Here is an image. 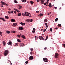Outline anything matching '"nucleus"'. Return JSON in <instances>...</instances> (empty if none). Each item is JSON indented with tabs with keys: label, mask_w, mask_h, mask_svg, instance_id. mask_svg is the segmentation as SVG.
Returning a JSON list of instances; mask_svg holds the SVG:
<instances>
[{
	"label": "nucleus",
	"mask_w": 65,
	"mask_h": 65,
	"mask_svg": "<svg viewBox=\"0 0 65 65\" xmlns=\"http://www.w3.org/2000/svg\"><path fill=\"white\" fill-rule=\"evenodd\" d=\"M1 3H2L1 4V6L2 7H3V5H7V4L5 3L4 2H3L2 1H1Z\"/></svg>",
	"instance_id": "nucleus-1"
},
{
	"label": "nucleus",
	"mask_w": 65,
	"mask_h": 65,
	"mask_svg": "<svg viewBox=\"0 0 65 65\" xmlns=\"http://www.w3.org/2000/svg\"><path fill=\"white\" fill-rule=\"evenodd\" d=\"M54 57L55 58H58L59 57V54L57 53H55Z\"/></svg>",
	"instance_id": "nucleus-2"
},
{
	"label": "nucleus",
	"mask_w": 65,
	"mask_h": 65,
	"mask_svg": "<svg viewBox=\"0 0 65 65\" xmlns=\"http://www.w3.org/2000/svg\"><path fill=\"white\" fill-rule=\"evenodd\" d=\"M4 53V55L5 56H7V55H8V50L5 51Z\"/></svg>",
	"instance_id": "nucleus-3"
},
{
	"label": "nucleus",
	"mask_w": 65,
	"mask_h": 65,
	"mask_svg": "<svg viewBox=\"0 0 65 65\" xmlns=\"http://www.w3.org/2000/svg\"><path fill=\"white\" fill-rule=\"evenodd\" d=\"M43 60L44 62H48V60H47V59L46 58H44L43 59Z\"/></svg>",
	"instance_id": "nucleus-4"
},
{
	"label": "nucleus",
	"mask_w": 65,
	"mask_h": 65,
	"mask_svg": "<svg viewBox=\"0 0 65 65\" xmlns=\"http://www.w3.org/2000/svg\"><path fill=\"white\" fill-rule=\"evenodd\" d=\"M25 15H26V16H29V14H30V13H28V12H26L25 13Z\"/></svg>",
	"instance_id": "nucleus-5"
},
{
	"label": "nucleus",
	"mask_w": 65,
	"mask_h": 65,
	"mask_svg": "<svg viewBox=\"0 0 65 65\" xmlns=\"http://www.w3.org/2000/svg\"><path fill=\"white\" fill-rule=\"evenodd\" d=\"M7 44L8 45H12V43L10 41V40H9V42L7 43Z\"/></svg>",
	"instance_id": "nucleus-6"
},
{
	"label": "nucleus",
	"mask_w": 65,
	"mask_h": 65,
	"mask_svg": "<svg viewBox=\"0 0 65 65\" xmlns=\"http://www.w3.org/2000/svg\"><path fill=\"white\" fill-rule=\"evenodd\" d=\"M33 56H30V57L29 58V60H33Z\"/></svg>",
	"instance_id": "nucleus-7"
},
{
	"label": "nucleus",
	"mask_w": 65,
	"mask_h": 65,
	"mask_svg": "<svg viewBox=\"0 0 65 65\" xmlns=\"http://www.w3.org/2000/svg\"><path fill=\"white\" fill-rule=\"evenodd\" d=\"M39 39H40L41 40H44V39L43 38V37H42V36H40L39 37Z\"/></svg>",
	"instance_id": "nucleus-8"
},
{
	"label": "nucleus",
	"mask_w": 65,
	"mask_h": 65,
	"mask_svg": "<svg viewBox=\"0 0 65 65\" xmlns=\"http://www.w3.org/2000/svg\"><path fill=\"white\" fill-rule=\"evenodd\" d=\"M19 45L21 46H24V43H20Z\"/></svg>",
	"instance_id": "nucleus-9"
},
{
	"label": "nucleus",
	"mask_w": 65,
	"mask_h": 65,
	"mask_svg": "<svg viewBox=\"0 0 65 65\" xmlns=\"http://www.w3.org/2000/svg\"><path fill=\"white\" fill-rule=\"evenodd\" d=\"M11 21L12 22H14L15 21V20L14 19H12L11 20Z\"/></svg>",
	"instance_id": "nucleus-10"
},
{
	"label": "nucleus",
	"mask_w": 65,
	"mask_h": 65,
	"mask_svg": "<svg viewBox=\"0 0 65 65\" xmlns=\"http://www.w3.org/2000/svg\"><path fill=\"white\" fill-rule=\"evenodd\" d=\"M0 19L1 20H2L3 21H4V22H5V20L3 18H0Z\"/></svg>",
	"instance_id": "nucleus-11"
},
{
	"label": "nucleus",
	"mask_w": 65,
	"mask_h": 65,
	"mask_svg": "<svg viewBox=\"0 0 65 65\" xmlns=\"http://www.w3.org/2000/svg\"><path fill=\"white\" fill-rule=\"evenodd\" d=\"M14 10L15 11H16L17 12H20V11H19V10H18L17 9H14Z\"/></svg>",
	"instance_id": "nucleus-12"
},
{
	"label": "nucleus",
	"mask_w": 65,
	"mask_h": 65,
	"mask_svg": "<svg viewBox=\"0 0 65 65\" xmlns=\"http://www.w3.org/2000/svg\"><path fill=\"white\" fill-rule=\"evenodd\" d=\"M20 24L22 25V26H24V25H25V23H23V22H21L20 23Z\"/></svg>",
	"instance_id": "nucleus-13"
},
{
	"label": "nucleus",
	"mask_w": 65,
	"mask_h": 65,
	"mask_svg": "<svg viewBox=\"0 0 65 65\" xmlns=\"http://www.w3.org/2000/svg\"><path fill=\"white\" fill-rule=\"evenodd\" d=\"M17 15L18 16H20V17H21V13H18Z\"/></svg>",
	"instance_id": "nucleus-14"
},
{
	"label": "nucleus",
	"mask_w": 65,
	"mask_h": 65,
	"mask_svg": "<svg viewBox=\"0 0 65 65\" xmlns=\"http://www.w3.org/2000/svg\"><path fill=\"white\" fill-rule=\"evenodd\" d=\"M40 1H41V3L42 4H44V1H43V0H39Z\"/></svg>",
	"instance_id": "nucleus-15"
},
{
	"label": "nucleus",
	"mask_w": 65,
	"mask_h": 65,
	"mask_svg": "<svg viewBox=\"0 0 65 65\" xmlns=\"http://www.w3.org/2000/svg\"><path fill=\"white\" fill-rule=\"evenodd\" d=\"M21 37L22 38H23V39H26V38H25V37L24 35H22Z\"/></svg>",
	"instance_id": "nucleus-16"
},
{
	"label": "nucleus",
	"mask_w": 65,
	"mask_h": 65,
	"mask_svg": "<svg viewBox=\"0 0 65 65\" xmlns=\"http://www.w3.org/2000/svg\"><path fill=\"white\" fill-rule=\"evenodd\" d=\"M39 16L40 17H43V14L42 13H40L39 14Z\"/></svg>",
	"instance_id": "nucleus-17"
},
{
	"label": "nucleus",
	"mask_w": 65,
	"mask_h": 65,
	"mask_svg": "<svg viewBox=\"0 0 65 65\" xmlns=\"http://www.w3.org/2000/svg\"><path fill=\"white\" fill-rule=\"evenodd\" d=\"M13 25H14V26H16L17 25V24L15 23H13Z\"/></svg>",
	"instance_id": "nucleus-18"
},
{
	"label": "nucleus",
	"mask_w": 65,
	"mask_h": 65,
	"mask_svg": "<svg viewBox=\"0 0 65 65\" xmlns=\"http://www.w3.org/2000/svg\"><path fill=\"white\" fill-rule=\"evenodd\" d=\"M26 22H30V19H27L26 20Z\"/></svg>",
	"instance_id": "nucleus-19"
},
{
	"label": "nucleus",
	"mask_w": 65,
	"mask_h": 65,
	"mask_svg": "<svg viewBox=\"0 0 65 65\" xmlns=\"http://www.w3.org/2000/svg\"><path fill=\"white\" fill-rule=\"evenodd\" d=\"M19 30H23V28L22 27H19Z\"/></svg>",
	"instance_id": "nucleus-20"
},
{
	"label": "nucleus",
	"mask_w": 65,
	"mask_h": 65,
	"mask_svg": "<svg viewBox=\"0 0 65 65\" xmlns=\"http://www.w3.org/2000/svg\"><path fill=\"white\" fill-rule=\"evenodd\" d=\"M3 44L4 45H5L6 44V43H5V41H4L3 42Z\"/></svg>",
	"instance_id": "nucleus-21"
},
{
	"label": "nucleus",
	"mask_w": 65,
	"mask_h": 65,
	"mask_svg": "<svg viewBox=\"0 0 65 65\" xmlns=\"http://www.w3.org/2000/svg\"><path fill=\"white\" fill-rule=\"evenodd\" d=\"M44 22H47V19H45L44 20Z\"/></svg>",
	"instance_id": "nucleus-22"
},
{
	"label": "nucleus",
	"mask_w": 65,
	"mask_h": 65,
	"mask_svg": "<svg viewBox=\"0 0 65 65\" xmlns=\"http://www.w3.org/2000/svg\"><path fill=\"white\" fill-rule=\"evenodd\" d=\"M19 6L20 7L19 8V9H21V8H22V6L21 5H19Z\"/></svg>",
	"instance_id": "nucleus-23"
},
{
	"label": "nucleus",
	"mask_w": 65,
	"mask_h": 65,
	"mask_svg": "<svg viewBox=\"0 0 65 65\" xmlns=\"http://www.w3.org/2000/svg\"><path fill=\"white\" fill-rule=\"evenodd\" d=\"M19 44V43H16L15 44V45L16 46H17Z\"/></svg>",
	"instance_id": "nucleus-24"
},
{
	"label": "nucleus",
	"mask_w": 65,
	"mask_h": 65,
	"mask_svg": "<svg viewBox=\"0 0 65 65\" xmlns=\"http://www.w3.org/2000/svg\"><path fill=\"white\" fill-rule=\"evenodd\" d=\"M5 19H9V17L7 16H6L5 17Z\"/></svg>",
	"instance_id": "nucleus-25"
},
{
	"label": "nucleus",
	"mask_w": 65,
	"mask_h": 65,
	"mask_svg": "<svg viewBox=\"0 0 65 65\" xmlns=\"http://www.w3.org/2000/svg\"><path fill=\"white\" fill-rule=\"evenodd\" d=\"M27 0H22V2H26Z\"/></svg>",
	"instance_id": "nucleus-26"
},
{
	"label": "nucleus",
	"mask_w": 65,
	"mask_h": 65,
	"mask_svg": "<svg viewBox=\"0 0 65 65\" xmlns=\"http://www.w3.org/2000/svg\"><path fill=\"white\" fill-rule=\"evenodd\" d=\"M58 26L59 27H61V24H58Z\"/></svg>",
	"instance_id": "nucleus-27"
},
{
	"label": "nucleus",
	"mask_w": 65,
	"mask_h": 65,
	"mask_svg": "<svg viewBox=\"0 0 65 65\" xmlns=\"http://www.w3.org/2000/svg\"><path fill=\"white\" fill-rule=\"evenodd\" d=\"M30 2L31 4H33V3H34V2H33L30 1Z\"/></svg>",
	"instance_id": "nucleus-28"
},
{
	"label": "nucleus",
	"mask_w": 65,
	"mask_h": 65,
	"mask_svg": "<svg viewBox=\"0 0 65 65\" xmlns=\"http://www.w3.org/2000/svg\"><path fill=\"white\" fill-rule=\"evenodd\" d=\"M6 32L8 33V34H9V33H10V31H6Z\"/></svg>",
	"instance_id": "nucleus-29"
},
{
	"label": "nucleus",
	"mask_w": 65,
	"mask_h": 65,
	"mask_svg": "<svg viewBox=\"0 0 65 65\" xmlns=\"http://www.w3.org/2000/svg\"><path fill=\"white\" fill-rule=\"evenodd\" d=\"M48 39V36H46V38L44 40H47V39Z\"/></svg>",
	"instance_id": "nucleus-30"
},
{
	"label": "nucleus",
	"mask_w": 65,
	"mask_h": 65,
	"mask_svg": "<svg viewBox=\"0 0 65 65\" xmlns=\"http://www.w3.org/2000/svg\"><path fill=\"white\" fill-rule=\"evenodd\" d=\"M14 3H18V1H17L15 0L14 1Z\"/></svg>",
	"instance_id": "nucleus-31"
},
{
	"label": "nucleus",
	"mask_w": 65,
	"mask_h": 65,
	"mask_svg": "<svg viewBox=\"0 0 65 65\" xmlns=\"http://www.w3.org/2000/svg\"><path fill=\"white\" fill-rule=\"evenodd\" d=\"M58 20V18H57L55 19V22H57V21Z\"/></svg>",
	"instance_id": "nucleus-32"
},
{
	"label": "nucleus",
	"mask_w": 65,
	"mask_h": 65,
	"mask_svg": "<svg viewBox=\"0 0 65 65\" xmlns=\"http://www.w3.org/2000/svg\"><path fill=\"white\" fill-rule=\"evenodd\" d=\"M17 41L18 42H21V41L19 39H17Z\"/></svg>",
	"instance_id": "nucleus-33"
},
{
	"label": "nucleus",
	"mask_w": 65,
	"mask_h": 65,
	"mask_svg": "<svg viewBox=\"0 0 65 65\" xmlns=\"http://www.w3.org/2000/svg\"><path fill=\"white\" fill-rule=\"evenodd\" d=\"M2 32L0 31V35H1V36H2Z\"/></svg>",
	"instance_id": "nucleus-34"
},
{
	"label": "nucleus",
	"mask_w": 65,
	"mask_h": 65,
	"mask_svg": "<svg viewBox=\"0 0 65 65\" xmlns=\"http://www.w3.org/2000/svg\"><path fill=\"white\" fill-rule=\"evenodd\" d=\"M51 5H52V4H51V3H49V7H50V8H51Z\"/></svg>",
	"instance_id": "nucleus-35"
},
{
	"label": "nucleus",
	"mask_w": 65,
	"mask_h": 65,
	"mask_svg": "<svg viewBox=\"0 0 65 65\" xmlns=\"http://www.w3.org/2000/svg\"><path fill=\"white\" fill-rule=\"evenodd\" d=\"M53 30V29L52 28H51L50 29V31H51V32H52V30Z\"/></svg>",
	"instance_id": "nucleus-36"
},
{
	"label": "nucleus",
	"mask_w": 65,
	"mask_h": 65,
	"mask_svg": "<svg viewBox=\"0 0 65 65\" xmlns=\"http://www.w3.org/2000/svg\"><path fill=\"white\" fill-rule=\"evenodd\" d=\"M25 63L26 64H28V61H27L25 62Z\"/></svg>",
	"instance_id": "nucleus-37"
},
{
	"label": "nucleus",
	"mask_w": 65,
	"mask_h": 65,
	"mask_svg": "<svg viewBox=\"0 0 65 65\" xmlns=\"http://www.w3.org/2000/svg\"><path fill=\"white\" fill-rule=\"evenodd\" d=\"M8 13H9V14H10V13H11V11L9 12V11L8 12Z\"/></svg>",
	"instance_id": "nucleus-38"
},
{
	"label": "nucleus",
	"mask_w": 65,
	"mask_h": 65,
	"mask_svg": "<svg viewBox=\"0 0 65 65\" xmlns=\"http://www.w3.org/2000/svg\"><path fill=\"white\" fill-rule=\"evenodd\" d=\"M17 36L18 37H19L20 38V37H21L19 35H17Z\"/></svg>",
	"instance_id": "nucleus-39"
},
{
	"label": "nucleus",
	"mask_w": 65,
	"mask_h": 65,
	"mask_svg": "<svg viewBox=\"0 0 65 65\" xmlns=\"http://www.w3.org/2000/svg\"><path fill=\"white\" fill-rule=\"evenodd\" d=\"M32 33H35V30H32Z\"/></svg>",
	"instance_id": "nucleus-40"
},
{
	"label": "nucleus",
	"mask_w": 65,
	"mask_h": 65,
	"mask_svg": "<svg viewBox=\"0 0 65 65\" xmlns=\"http://www.w3.org/2000/svg\"><path fill=\"white\" fill-rule=\"evenodd\" d=\"M12 33H15V31H13L12 32Z\"/></svg>",
	"instance_id": "nucleus-41"
},
{
	"label": "nucleus",
	"mask_w": 65,
	"mask_h": 65,
	"mask_svg": "<svg viewBox=\"0 0 65 65\" xmlns=\"http://www.w3.org/2000/svg\"><path fill=\"white\" fill-rule=\"evenodd\" d=\"M32 21H33V20H32V19L30 20V22H32Z\"/></svg>",
	"instance_id": "nucleus-42"
},
{
	"label": "nucleus",
	"mask_w": 65,
	"mask_h": 65,
	"mask_svg": "<svg viewBox=\"0 0 65 65\" xmlns=\"http://www.w3.org/2000/svg\"><path fill=\"white\" fill-rule=\"evenodd\" d=\"M22 15H23V16H25V14H24V13H22Z\"/></svg>",
	"instance_id": "nucleus-43"
},
{
	"label": "nucleus",
	"mask_w": 65,
	"mask_h": 65,
	"mask_svg": "<svg viewBox=\"0 0 65 65\" xmlns=\"http://www.w3.org/2000/svg\"><path fill=\"white\" fill-rule=\"evenodd\" d=\"M45 31H46V29H45L44 30L43 32H45Z\"/></svg>",
	"instance_id": "nucleus-44"
},
{
	"label": "nucleus",
	"mask_w": 65,
	"mask_h": 65,
	"mask_svg": "<svg viewBox=\"0 0 65 65\" xmlns=\"http://www.w3.org/2000/svg\"><path fill=\"white\" fill-rule=\"evenodd\" d=\"M62 45L64 47H65V44H62Z\"/></svg>",
	"instance_id": "nucleus-45"
},
{
	"label": "nucleus",
	"mask_w": 65,
	"mask_h": 65,
	"mask_svg": "<svg viewBox=\"0 0 65 65\" xmlns=\"http://www.w3.org/2000/svg\"><path fill=\"white\" fill-rule=\"evenodd\" d=\"M33 50V48H31L30 49V51H31V52H32V51Z\"/></svg>",
	"instance_id": "nucleus-46"
},
{
	"label": "nucleus",
	"mask_w": 65,
	"mask_h": 65,
	"mask_svg": "<svg viewBox=\"0 0 65 65\" xmlns=\"http://www.w3.org/2000/svg\"><path fill=\"white\" fill-rule=\"evenodd\" d=\"M39 12V11H36L37 13H38Z\"/></svg>",
	"instance_id": "nucleus-47"
},
{
	"label": "nucleus",
	"mask_w": 65,
	"mask_h": 65,
	"mask_svg": "<svg viewBox=\"0 0 65 65\" xmlns=\"http://www.w3.org/2000/svg\"><path fill=\"white\" fill-rule=\"evenodd\" d=\"M45 24L46 26L47 25V23H45Z\"/></svg>",
	"instance_id": "nucleus-48"
},
{
	"label": "nucleus",
	"mask_w": 65,
	"mask_h": 65,
	"mask_svg": "<svg viewBox=\"0 0 65 65\" xmlns=\"http://www.w3.org/2000/svg\"><path fill=\"white\" fill-rule=\"evenodd\" d=\"M30 54H31V55H32V51H31L30 53Z\"/></svg>",
	"instance_id": "nucleus-49"
},
{
	"label": "nucleus",
	"mask_w": 65,
	"mask_h": 65,
	"mask_svg": "<svg viewBox=\"0 0 65 65\" xmlns=\"http://www.w3.org/2000/svg\"><path fill=\"white\" fill-rule=\"evenodd\" d=\"M14 13H17V12L15 11H14Z\"/></svg>",
	"instance_id": "nucleus-50"
},
{
	"label": "nucleus",
	"mask_w": 65,
	"mask_h": 65,
	"mask_svg": "<svg viewBox=\"0 0 65 65\" xmlns=\"http://www.w3.org/2000/svg\"><path fill=\"white\" fill-rule=\"evenodd\" d=\"M33 30L34 31H35V28H33Z\"/></svg>",
	"instance_id": "nucleus-51"
},
{
	"label": "nucleus",
	"mask_w": 65,
	"mask_h": 65,
	"mask_svg": "<svg viewBox=\"0 0 65 65\" xmlns=\"http://www.w3.org/2000/svg\"><path fill=\"white\" fill-rule=\"evenodd\" d=\"M44 49L45 50H46L47 49V47H45L44 48Z\"/></svg>",
	"instance_id": "nucleus-52"
},
{
	"label": "nucleus",
	"mask_w": 65,
	"mask_h": 65,
	"mask_svg": "<svg viewBox=\"0 0 65 65\" xmlns=\"http://www.w3.org/2000/svg\"><path fill=\"white\" fill-rule=\"evenodd\" d=\"M51 12H50L48 14V15H50V14H51Z\"/></svg>",
	"instance_id": "nucleus-53"
},
{
	"label": "nucleus",
	"mask_w": 65,
	"mask_h": 65,
	"mask_svg": "<svg viewBox=\"0 0 65 65\" xmlns=\"http://www.w3.org/2000/svg\"><path fill=\"white\" fill-rule=\"evenodd\" d=\"M46 3H47V4H48V2L47 1V2H46Z\"/></svg>",
	"instance_id": "nucleus-54"
},
{
	"label": "nucleus",
	"mask_w": 65,
	"mask_h": 65,
	"mask_svg": "<svg viewBox=\"0 0 65 65\" xmlns=\"http://www.w3.org/2000/svg\"><path fill=\"white\" fill-rule=\"evenodd\" d=\"M11 10V9H9V11H10Z\"/></svg>",
	"instance_id": "nucleus-55"
},
{
	"label": "nucleus",
	"mask_w": 65,
	"mask_h": 65,
	"mask_svg": "<svg viewBox=\"0 0 65 65\" xmlns=\"http://www.w3.org/2000/svg\"><path fill=\"white\" fill-rule=\"evenodd\" d=\"M37 2H39V0H37Z\"/></svg>",
	"instance_id": "nucleus-56"
},
{
	"label": "nucleus",
	"mask_w": 65,
	"mask_h": 65,
	"mask_svg": "<svg viewBox=\"0 0 65 65\" xmlns=\"http://www.w3.org/2000/svg\"><path fill=\"white\" fill-rule=\"evenodd\" d=\"M46 3H45L44 4V5H46Z\"/></svg>",
	"instance_id": "nucleus-57"
},
{
	"label": "nucleus",
	"mask_w": 65,
	"mask_h": 65,
	"mask_svg": "<svg viewBox=\"0 0 65 65\" xmlns=\"http://www.w3.org/2000/svg\"><path fill=\"white\" fill-rule=\"evenodd\" d=\"M57 9V7H55V9Z\"/></svg>",
	"instance_id": "nucleus-58"
},
{
	"label": "nucleus",
	"mask_w": 65,
	"mask_h": 65,
	"mask_svg": "<svg viewBox=\"0 0 65 65\" xmlns=\"http://www.w3.org/2000/svg\"><path fill=\"white\" fill-rule=\"evenodd\" d=\"M13 11H11V13H13Z\"/></svg>",
	"instance_id": "nucleus-59"
},
{
	"label": "nucleus",
	"mask_w": 65,
	"mask_h": 65,
	"mask_svg": "<svg viewBox=\"0 0 65 65\" xmlns=\"http://www.w3.org/2000/svg\"><path fill=\"white\" fill-rule=\"evenodd\" d=\"M46 26L47 28H48V26H47V25H46Z\"/></svg>",
	"instance_id": "nucleus-60"
},
{
	"label": "nucleus",
	"mask_w": 65,
	"mask_h": 65,
	"mask_svg": "<svg viewBox=\"0 0 65 65\" xmlns=\"http://www.w3.org/2000/svg\"><path fill=\"white\" fill-rule=\"evenodd\" d=\"M52 6V5L50 6L51 7H53V6Z\"/></svg>",
	"instance_id": "nucleus-61"
},
{
	"label": "nucleus",
	"mask_w": 65,
	"mask_h": 65,
	"mask_svg": "<svg viewBox=\"0 0 65 65\" xmlns=\"http://www.w3.org/2000/svg\"><path fill=\"white\" fill-rule=\"evenodd\" d=\"M55 29H58V28L56 27V28H55Z\"/></svg>",
	"instance_id": "nucleus-62"
},
{
	"label": "nucleus",
	"mask_w": 65,
	"mask_h": 65,
	"mask_svg": "<svg viewBox=\"0 0 65 65\" xmlns=\"http://www.w3.org/2000/svg\"><path fill=\"white\" fill-rule=\"evenodd\" d=\"M21 34H20V35H19L20 36V37H21Z\"/></svg>",
	"instance_id": "nucleus-63"
},
{
	"label": "nucleus",
	"mask_w": 65,
	"mask_h": 65,
	"mask_svg": "<svg viewBox=\"0 0 65 65\" xmlns=\"http://www.w3.org/2000/svg\"><path fill=\"white\" fill-rule=\"evenodd\" d=\"M31 17V15L29 16V17Z\"/></svg>",
	"instance_id": "nucleus-64"
}]
</instances>
